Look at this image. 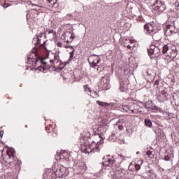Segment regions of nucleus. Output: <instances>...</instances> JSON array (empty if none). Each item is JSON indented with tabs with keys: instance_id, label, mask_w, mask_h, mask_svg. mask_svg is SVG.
Instances as JSON below:
<instances>
[{
	"instance_id": "obj_1",
	"label": "nucleus",
	"mask_w": 179,
	"mask_h": 179,
	"mask_svg": "<svg viewBox=\"0 0 179 179\" xmlns=\"http://www.w3.org/2000/svg\"><path fill=\"white\" fill-rule=\"evenodd\" d=\"M169 45V44H160L156 47L155 45H151L148 49V55L150 58H159L161 54L169 56V52L171 54Z\"/></svg>"
},
{
	"instance_id": "obj_2",
	"label": "nucleus",
	"mask_w": 179,
	"mask_h": 179,
	"mask_svg": "<svg viewBox=\"0 0 179 179\" xmlns=\"http://www.w3.org/2000/svg\"><path fill=\"white\" fill-rule=\"evenodd\" d=\"M38 62L43 65L38 67V71H43V72H44V71L50 69V66L47 64V62H44L43 59H42L37 52L32 51L31 53L28 55L27 64L32 65V66H36Z\"/></svg>"
},
{
	"instance_id": "obj_3",
	"label": "nucleus",
	"mask_w": 179,
	"mask_h": 179,
	"mask_svg": "<svg viewBox=\"0 0 179 179\" xmlns=\"http://www.w3.org/2000/svg\"><path fill=\"white\" fill-rule=\"evenodd\" d=\"M159 27L155 22L146 23L144 25V33L145 34H148V36H151L153 40L156 41V33L159 31Z\"/></svg>"
},
{
	"instance_id": "obj_4",
	"label": "nucleus",
	"mask_w": 179,
	"mask_h": 179,
	"mask_svg": "<svg viewBox=\"0 0 179 179\" xmlns=\"http://www.w3.org/2000/svg\"><path fill=\"white\" fill-rule=\"evenodd\" d=\"M103 140H100L97 142L95 148H92V145L87 144H82L81 145V150L83 153H92V152H100V148H101V144L103 143Z\"/></svg>"
},
{
	"instance_id": "obj_5",
	"label": "nucleus",
	"mask_w": 179,
	"mask_h": 179,
	"mask_svg": "<svg viewBox=\"0 0 179 179\" xmlns=\"http://www.w3.org/2000/svg\"><path fill=\"white\" fill-rule=\"evenodd\" d=\"M120 108H122L123 111H125V113H128L129 110L131 112V114H136V113H138V110H139V105L134 101H131L128 104L121 106Z\"/></svg>"
},
{
	"instance_id": "obj_6",
	"label": "nucleus",
	"mask_w": 179,
	"mask_h": 179,
	"mask_svg": "<svg viewBox=\"0 0 179 179\" xmlns=\"http://www.w3.org/2000/svg\"><path fill=\"white\" fill-rule=\"evenodd\" d=\"M176 20H172L170 24L166 25V29L165 30V34L168 36H171V34H176L178 33L179 29L176 27Z\"/></svg>"
},
{
	"instance_id": "obj_7",
	"label": "nucleus",
	"mask_w": 179,
	"mask_h": 179,
	"mask_svg": "<svg viewBox=\"0 0 179 179\" xmlns=\"http://www.w3.org/2000/svg\"><path fill=\"white\" fill-rule=\"evenodd\" d=\"M99 87L101 90H108V89H110V80H108V77H102L99 82Z\"/></svg>"
},
{
	"instance_id": "obj_8",
	"label": "nucleus",
	"mask_w": 179,
	"mask_h": 179,
	"mask_svg": "<svg viewBox=\"0 0 179 179\" xmlns=\"http://www.w3.org/2000/svg\"><path fill=\"white\" fill-rule=\"evenodd\" d=\"M155 10H157L159 13L162 12H164L166 10V4L162 1H159V0L156 1V3L154 4Z\"/></svg>"
},
{
	"instance_id": "obj_9",
	"label": "nucleus",
	"mask_w": 179,
	"mask_h": 179,
	"mask_svg": "<svg viewBox=\"0 0 179 179\" xmlns=\"http://www.w3.org/2000/svg\"><path fill=\"white\" fill-rule=\"evenodd\" d=\"M7 156L8 157V159L11 160L10 163H12L14 160H16V157H15V149L13 148H9L7 150Z\"/></svg>"
},
{
	"instance_id": "obj_10",
	"label": "nucleus",
	"mask_w": 179,
	"mask_h": 179,
	"mask_svg": "<svg viewBox=\"0 0 179 179\" xmlns=\"http://www.w3.org/2000/svg\"><path fill=\"white\" fill-rule=\"evenodd\" d=\"M102 160H105L102 162V165L103 166H106V167H111L113 166V164H114V160L111 159H108L106 157H103L102 158Z\"/></svg>"
},
{
	"instance_id": "obj_11",
	"label": "nucleus",
	"mask_w": 179,
	"mask_h": 179,
	"mask_svg": "<svg viewBox=\"0 0 179 179\" xmlns=\"http://www.w3.org/2000/svg\"><path fill=\"white\" fill-rule=\"evenodd\" d=\"M120 92H125L128 90V83L126 80H122L120 83Z\"/></svg>"
},
{
	"instance_id": "obj_12",
	"label": "nucleus",
	"mask_w": 179,
	"mask_h": 179,
	"mask_svg": "<svg viewBox=\"0 0 179 179\" xmlns=\"http://www.w3.org/2000/svg\"><path fill=\"white\" fill-rule=\"evenodd\" d=\"M64 38H68V37H69L70 39H67L66 41L67 44H69V43H72V41H73V39L75 38V36H73V34L70 31L65 32L64 34Z\"/></svg>"
},
{
	"instance_id": "obj_13",
	"label": "nucleus",
	"mask_w": 179,
	"mask_h": 179,
	"mask_svg": "<svg viewBox=\"0 0 179 179\" xmlns=\"http://www.w3.org/2000/svg\"><path fill=\"white\" fill-rule=\"evenodd\" d=\"M89 59H93L92 62H95L96 65H99V64H100V62L101 61L100 57L97 55H92L90 56L88 58V61Z\"/></svg>"
},
{
	"instance_id": "obj_14",
	"label": "nucleus",
	"mask_w": 179,
	"mask_h": 179,
	"mask_svg": "<svg viewBox=\"0 0 179 179\" xmlns=\"http://www.w3.org/2000/svg\"><path fill=\"white\" fill-rule=\"evenodd\" d=\"M33 41H36V43H35L36 47L34 48L33 50L34 52H36V51H37V45H42V46H45V42H44L43 44H41V40H40V38H34Z\"/></svg>"
},
{
	"instance_id": "obj_15",
	"label": "nucleus",
	"mask_w": 179,
	"mask_h": 179,
	"mask_svg": "<svg viewBox=\"0 0 179 179\" xmlns=\"http://www.w3.org/2000/svg\"><path fill=\"white\" fill-rule=\"evenodd\" d=\"M96 104L98 106H100L101 107H114V103H107V102H102L100 101H96Z\"/></svg>"
},
{
	"instance_id": "obj_16",
	"label": "nucleus",
	"mask_w": 179,
	"mask_h": 179,
	"mask_svg": "<svg viewBox=\"0 0 179 179\" xmlns=\"http://www.w3.org/2000/svg\"><path fill=\"white\" fill-rule=\"evenodd\" d=\"M71 155L68 153V152L63 150L62 152L59 154V157L60 159H64V160H69V157Z\"/></svg>"
},
{
	"instance_id": "obj_17",
	"label": "nucleus",
	"mask_w": 179,
	"mask_h": 179,
	"mask_svg": "<svg viewBox=\"0 0 179 179\" xmlns=\"http://www.w3.org/2000/svg\"><path fill=\"white\" fill-rule=\"evenodd\" d=\"M145 125L147 126L148 128H152V120H150V119H145Z\"/></svg>"
},
{
	"instance_id": "obj_18",
	"label": "nucleus",
	"mask_w": 179,
	"mask_h": 179,
	"mask_svg": "<svg viewBox=\"0 0 179 179\" xmlns=\"http://www.w3.org/2000/svg\"><path fill=\"white\" fill-rule=\"evenodd\" d=\"M48 2L49 3V7L52 8V6L57 3V0H48Z\"/></svg>"
},
{
	"instance_id": "obj_19",
	"label": "nucleus",
	"mask_w": 179,
	"mask_h": 179,
	"mask_svg": "<svg viewBox=\"0 0 179 179\" xmlns=\"http://www.w3.org/2000/svg\"><path fill=\"white\" fill-rule=\"evenodd\" d=\"M147 156H148V157H150V159H153V157H155V155H153V153L152 152V151L148 150L146 153Z\"/></svg>"
},
{
	"instance_id": "obj_20",
	"label": "nucleus",
	"mask_w": 179,
	"mask_h": 179,
	"mask_svg": "<svg viewBox=\"0 0 179 179\" xmlns=\"http://www.w3.org/2000/svg\"><path fill=\"white\" fill-rule=\"evenodd\" d=\"M146 73L148 75V76H153V75L155 74V72H153L152 69H148L146 71Z\"/></svg>"
},
{
	"instance_id": "obj_21",
	"label": "nucleus",
	"mask_w": 179,
	"mask_h": 179,
	"mask_svg": "<svg viewBox=\"0 0 179 179\" xmlns=\"http://www.w3.org/2000/svg\"><path fill=\"white\" fill-rule=\"evenodd\" d=\"M73 55H75V49H73L72 52H70V57L69 61H71L73 59Z\"/></svg>"
},
{
	"instance_id": "obj_22",
	"label": "nucleus",
	"mask_w": 179,
	"mask_h": 179,
	"mask_svg": "<svg viewBox=\"0 0 179 179\" xmlns=\"http://www.w3.org/2000/svg\"><path fill=\"white\" fill-rule=\"evenodd\" d=\"M88 62L90 63L92 68H96V66H97V64L94 62H90V59L88 60Z\"/></svg>"
},
{
	"instance_id": "obj_23",
	"label": "nucleus",
	"mask_w": 179,
	"mask_h": 179,
	"mask_svg": "<svg viewBox=\"0 0 179 179\" xmlns=\"http://www.w3.org/2000/svg\"><path fill=\"white\" fill-rule=\"evenodd\" d=\"M48 34H53V37H55V31H54V29H48Z\"/></svg>"
},
{
	"instance_id": "obj_24",
	"label": "nucleus",
	"mask_w": 179,
	"mask_h": 179,
	"mask_svg": "<svg viewBox=\"0 0 179 179\" xmlns=\"http://www.w3.org/2000/svg\"><path fill=\"white\" fill-rule=\"evenodd\" d=\"M143 106H144L145 108H152L150 106H149V102L143 103Z\"/></svg>"
},
{
	"instance_id": "obj_25",
	"label": "nucleus",
	"mask_w": 179,
	"mask_h": 179,
	"mask_svg": "<svg viewBox=\"0 0 179 179\" xmlns=\"http://www.w3.org/2000/svg\"><path fill=\"white\" fill-rule=\"evenodd\" d=\"M110 139H111V141H115V139H117L115 133H112V135L110 136Z\"/></svg>"
},
{
	"instance_id": "obj_26",
	"label": "nucleus",
	"mask_w": 179,
	"mask_h": 179,
	"mask_svg": "<svg viewBox=\"0 0 179 179\" xmlns=\"http://www.w3.org/2000/svg\"><path fill=\"white\" fill-rule=\"evenodd\" d=\"M84 89H85V92H86V93H89V92L90 93V92H92L90 90V88L87 87V85H84Z\"/></svg>"
},
{
	"instance_id": "obj_27",
	"label": "nucleus",
	"mask_w": 179,
	"mask_h": 179,
	"mask_svg": "<svg viewBox=\"0 0 179 179\" xmlns=\"http://www.w3.org/2000/svg\"><path fill=\"white\" fill-rule=\"evenodd\" d=\"M170 159H171V157L170 156H165L164 157V160H165V162H170Z\"/></svg>"
},
{
	"instance_id": "obj_28",
	"label": "nucleus",
	"mask_w": 179,
	"mask_h": 179,
	"mask_svg": "<svg viewBox=\"0 0 179 179\" xmlns=\"http://www.w3.org/2000/svg\"><path fill=\"white\" fill-rule=\"evenodd\" d=\"M135 169L136 170V171H138V170H141V166L138 164H135Z\"/></svg>"
},
{
	"instance_id": "obj_29",
	"label": "nucleus",
	"mask_w": 179,
	"mask_h": 179,
	"mask_svg": "<svg viewBox=\"0 0 179 179\" xmlns=\"http://www.w3.org/2000/svg\"><path fill=\"white\" fill-rule=\"evenodd\" d=\"M53 55H54V61H57V59H58V58H59V56L53 53Z\"/></svg>"
},
{
	"instance_id": "obj_30",
	"label": "nucleus",
	"mask_w": 179,
	"mask_h": 179,
	"mask_svg": "<svg viewBox=\"0 0 179 179\" xmlns=\"http://www.w3.org/2000/svg\"><path fill=\"white\" fill-rule=\"evenodd\" d=\"M103 127H101V126H99L98 127H97V131H99V132H101V131H103Z\"/></svg>"
},
{
	"instance_id": "obj_31",
	"label": "nucleus",
	"mask_w": 179,
	"mask_h": 179,
	"mask_svg": "<svg viewBox=\"0 0 179 179\" xmlns=\"http://www.w3.org/2000/svg\"><path fill=\"white\" fill-rule=\"evenodd\" d=\"M43 34H44L43 33H40L38 36H36V38H41V37H43Z\"/></svg>"
},
{
	"instance_id": "obj_32",
	"label": "nucleus",
	"mask_w": 179,
	"mask_h": 179,
	"mask_svg": "<svg viewBox=\"0 0 179 179\" xmlns=\"http://www.w3.org/2000/svg\"><path fill=\"white\" fill-rule=\"evenodd\" d=\"M154 86H155V87H157V86H159V80H155V81L154 82Z\"/></svg>"
},
{
	"instance_id": "obj_33",
	"label": "nucleus",
	"mask_w": 179,
	"mask_h": 179,
	"mask_svg": "<svg viewBox=\"0 0 179 179\" xmlns=\"http://www.w3.org/2000/svg\"><path fill=\"white\" fill-rule=\"evenodd\" d=\"M118 129L120 131H122L124 129V126L121 125V124H119L118 125Z\"/></svg>"
},
{
	"instance_id": "obj_34",
	"label": "nucleus",
	"mask_w": 179,
	"mask_h": 179,
	"mask_svg": "<svg viewBox=\"0 0 179 179\" xmlns=\"http://www.w3.org/2000/svg\"><path fill=\"white\" fill-rule=\"evenodd\" d=\"M132 47H135V45H133L132 46H131L130 45H129L127 46V48H128L129 50H134V49L132 48Z\"/></svg>"
},
{
	"instance_id": "obj_35",
	"label": "nucleus",
	"mask_w": 179,
	"mask_h": 179,
	"mask_svg": "<svg viewBox=\"0 0 179 179\" xmlns=\"http://www.w3.org/2000/svg\"><path fill=\"white\" fill-rule=\"evenodd\" d=\"M8 6H9V4L5 3L3 4V8H4V9H6V8H8Z\"/></svg>"
},
{
	"instance_id": "obj_36",
	"label": "nucleus",
	"mask_w": 179,
	"mask_h": 179,
	"mask_svg": "<svg viewBox=\"0 0 179 179\" xmlns=\"http://www.w3.org/2000/svg\"><path fill=\"white\" fill-rule=\"evenodd\" d=\"M57 45L58 47L62 48V43L58 42V43H57Z\"/></svg>"
},
{
	"instance_id": "obj_37",
	"label": "nucleus",
	"mask_w": 179,
	"mask_h": 179,
	"mask_svg": "<svg viewBox=\"0 0 179 179\" xmlns=\"http://www.w3.org/2000/svg\"><path fill=\"white\" fill-rule=\"evenodd\" d=\"M129 41L130 44H131V45H133L134 43V40H129Z\"/></svg>"
},
{
	"instance_id": "obj_38",
	"label": "nucleus",
	"mask_w": 179,
	"mask_h": 179,
	"mask_svg": "<svg viewBox=\"0 0 179 179\" xmlns=\"http://www.w3.org/2000/svg\"><path fill=\"white\" fill-rule=\"evenodd\" d=\"M66 48H71V50H73V46H66Z\"/></svg>"
},
{
	"instance_id": "obj_39",
	"label": "nucleus",
	"mask_w": 179,
	"mask_h": 179,
	"mask_svg": "<svg viewBox=\"0 0 179 179\" xmlns=\"http://www.w3.org/2000/svg\"><path fill=\"white\" fill-rule=\"evenodd\" d=\"M148 173H150V174H153V170H149Z\"/></svg>"
},
{
	"instance_id": "obj_40",
	"label": "nucleus",
	"mask_w": 179,
	"mask_h": 179,
	"mask_svg": "<svg viewBox=\"0 0 179 179\" xmlns=\"http://www.w3.org/2000/svg\"><path fill=\"white\" fill-rule=\"evenodd\" d=\"M147 103H148V106H150V104H152V101H148Z\"/></svg>"
},
{
	"instance_id": "obj_41",
	"label": "nucleus",
	"mask_w": 179,
	"mask_h": 179,
	"mask_svg": "<svg viewBox=\"0 0 179 179\" xmlns=\"http://www.w3.org/2000/svg\"><path fill=\"white\" fill-rule=\"evenodd\" d=\"M54 61H55L54 59H50V62L51 64H52V63L54 62Z\"/></svg>"
},
{
	"instance_id": "obj_42",
	"label": "nucleus",
	"mask_w": 179,
	"mask_h": 179,
	"mask_svg": "<svg viewBox=\"0 0 179 179\" xmlns=\"http://www.w3.org/2000/svg\"><path fill=\"white\" fill-rule=\"evenodd\" d=\"M60 21H61V19H59L58 22H56V23H59Z\"/></svg>"
},
{
	"instance_id": "obj_43",
	"label": "nucleus",
	"mask_w": 179,
	"mask_h": 179,
	"mask_svg": "<svg viewBox=\"0 0 179 179\" xmlns=\"http://www.w3.org/2000/svg\"><path fill=\"white\" fill-rule=\"evenodd\" d=\"M46 51H47L48 52H50V50H48V49H46Z\"/></svg>"
},
{
	"instance_id": "obj_44",
	"label": "nucleus",
	"mask_w": 179,
	"mask_h": 179,
	"mask_svg": "<svg viewBox=\"0 0 179 179\" xmlns=\"http://www.w3.org/2000/svg\"><path fill=\"white\" fill-rule=\"evenodd\" d=\"M122 159H123V160H125V157H123Z\"/></svg>"
},
{
	"instance_id": "obj_45",
	"label": "nucleus",
	"mask_w": 179,
	"mask_h": 179,
	"mask_svg": "<svg viewBox=\"0 0 179 179\" xmlns=\"http://www.w3.org/2000/svg\"><path fill=\"white\" fill-rule=\"evenodd\" d=\"M48 55H50V53H48Z\"/></svg>"
},
{
	"instance_id": "obj_46",
	"label": "nucleus",
	"mask_w": 179,
	"mask_h": 179,
	"mask_svg": "<svg viewBox=\"0 0 179 179\" xmlns=\"http://www.w3.org/2000/svg\"><path fill=\"white\" fill-rule=\"evenodd\" d=\"M119 71H122V69H119Z\"/></svg>"
},
{
	"instance_id": "obj_47",
	"label": "nucleus",
	"mask_w": 179,
	"mask_h": 179,
	"mask_svg": "<svg viewBox=\"0 0 179 179\" xmlns=\"http://www.w3.org/2000/svg\"><path fill=\"white\" fill-rule=\"evenodd\" d=\"M95 93V94H97V92H94Z\"/></svg>"
},
{
	"instance_id": "obj_48",
	"label": "nucleus",
	"mask_w": 179,
	"mask_h": 179,
	"mask_svg": "<svg viewBox=\"0 0 179 179\" xmlns=\"http://www.w3.org/2000/svg\"><path fill=\"white\" fill-rule=\"evenodd\" d=\"M110 155H107V157H109Z\"/></svg>"
},
{
	"instance_id": "obj_49",
	"label": "nucleus",
	"mask_w": 179,
	"mask_h": 179,
	"mask_svg": "<svg viewBox=\"0 0 179 179\" xmlns=\"http://www.w3.org/2000/svg\"><path fill=\"white\" fill-rule=\"evenodd\" d=\"M170 21V19L168 20V22Z\"/></svg>"
},
{
	"instance_id": "obj_50",
	"label": "nucleus",
	"mask_w": 179,
	"mask_h": 179,
	"mask_svg": "<svg viewBox=\"0 0 179 179\" xmlns=\"http://www.w3.org/2000/svg\"><path fill=\"white\" fill-rule=\"evenodd\" d=\"M177 179H179V178H178Z\"/></svg>"
}]
</instances>
